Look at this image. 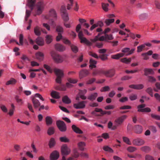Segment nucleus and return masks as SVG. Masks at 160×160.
<instances>
[{
  "label": "nucleus",
  "mask_w": 160,
  "mask_h": 160,
  "mask_svg": "<svg viewBox=\"0 0 160 160\" xmlns=\"http://www.w3.org/2000/svg\"><path fill=\"white\" fill-rule=\"evenodd\" d=\"M148 82H155L156 81V79L153 77L151 76L148 77Z\"/></svg>",
  "instance_id": "obj_54"
},
{
  "label": "nucleus",
  "mask_w": 160,
  "mask_h": 160,
  "mask_svg": "<svg viewBox=\"0 0 160 160\" xmlns=\"http://www.w3.org/2000/svg\"><path fill=\"white\" fill-rule=\"evenodd\" d=\"M114 21V19L113 18L106 19L105 21V23L107 26H109L110 24L113 23Z\"/></svg>",
  "instance_id": "obj_39"
},
{
  "label": "nucleus",
  "mask_w": 160,
  "mask_h": 160,
  "mask_svg": "<svg viewBox=\"0 0 160 160\" xmlns=\"http://www.w3.org/2000/svg\"><path fill=\"white\" fill-rule=\"evenodd\" d=\"M51 96L55 99H59L60 98L59 93L55 91H53L51 93Z\"/></svg>",
  "instance_id": "obj_22"
},
{
  "label": "nucleus",
  "mask_w": 160,
  "mask_h": 160,
  "mask_svg": "<svg viewBox=\"0 0 160 160\" xmlns=\"http://www.w3.org/2000/svg\"><path fill=\"white\" fill-rule=\"evenodd\" d=\"M136 149H137L136 148L132 146H129L127 148V150L130 152H134L135 151Z\"/></svg>",
  "instance_id": "obj_53"
},
{
  "label": "nucleus",
  "mask_w": 160,
  "mask_h": 160,
  "mask_svg": "<svg viewBox=\"0 0 160 160\" xmlns=\"http://www.w3.org/2000/svg\"><path fill=\"white\" fill-rule=\"evenodd\" d=\"M57 125L60 131L65 132L66 130V126L65 122L62 121L58 120L56 122Z\"/></svg>",
  "instance_id": "obj_3"
},
{
  "label": "nucleus",
  "mask_w": 160,
  "mask_h": 160,
  "mask_svg": "<svg viewBox=\"0 0 160 160\" xmlns=\"http://www.w3.org/2000/svg\"><path fill=\"white\" fill-rule=\"evenodd\" d=\"M43 67L49 72L50 73L52 72V70L49 66L47 64H44L43 65Z\"/></svg>",
  "instance_id": "obj_57"
},
{
  "label": "nucleus",
  "mask_w": 160,
  "mask_h": 160,
  "mask_svg": "<svg viewBox=\"0 0 160 160\" xmlns=\"http://www.w3.org/2000/svg\"><path fill=\"white\" fill-rule=\"evenodd\" d=\"M79 39L80 40V42L81 43H85L88 46H91L92 44V43L85 37H82Z\"/></svg>",
  "instance_id": "obj_20"
},
{
  "label": "nucleus",
  "mask_w": 160,
  "mask_h": 160,
  "mask_svg": "<svg viewBox=\"0 0 160 160\" xmlns=\"http://www.w3.org/2000/svg\"><path fill=\"white\" fill-rule=\"evenodd\" d=\"M31 11L30 10H26V16L25 18V20L27 21L28 19V18L30 15Z\"/></svg>",
  "instance_id": "obj_61"
},
{
  "label": "nucleus",
  "mask_w": 160,
  "mask_h": 160,
  "mask_svg": "<svg viewBox=\"0 0 160 160\" xmlns=\"http://www.w3.org/2000/svg\"><path fill=\"white\" fill-rule=\"evenodd\" d=\"M131 60V58H129L127 59V58H125L122 59L121 61L122 62L125 63L126 64H128L130 62Z\"/></svg>",
  "instance_id": "obj_47"
},
{
  "label": "nucleus",
  "mask_w": 160,
  "mask_h": 160,
  "mask_svg": "<svg viewBox=\"0 0 160 160\" xmlns=\"http://www.w3.org/2000/svg\"><path fill=\"white\" fill-rule=\"evenodd\" d=\"M145 47V45L142 44L137 47V52H140L142 51V49Z\"/></svg>",
  "instance_id": "obj_49"
},
{
  "label": "nucleus",
  "mask_w": 160,
  "mask_h": 160,
  "mask_svg": "<svg viewBox=\"0 0 160 160\" xmlns=\"http://www.w3.org/2000/svg\"><path fill=\"white\" fill-rule=\"evenodd\" d=\"M141 150L142 151L147 152L150 150V148L148 146H144L141 148Z\"/></svg>",
  "instance_id": "obj_56"
},
{
  "label": "nucleus",
  "mask_w": 160,
  "mask_h": 160,
  "mask_svg": "<svg viewBox=\"0 0 160 160\" xmlns=\"http://www.w3.org/2000/svg\"><path fill=\"white\" fill-rule=\"evenodd\" d=\"M46 122L48 125L51 124L52 123V120L51 118L50 117L47 116L46 118Z\"/></svg>",
  "instance_id": "obj_36"
},
{
  "label": "nucleus",
  "mask_w": 160,
  "mask_h": 160,
  "mask_svg": "<svg viewBox=\"0 0 160 160\" xmlns=\"http://www.w3.org/2000/svg\"><path fill=\"white\" fill-rule=\"evenodd\" d=\"M55 144V142L54 138H51L49 142V146L50 148L53 147Z\"/></svg>",
  "instance_id": "obj_38"
},
{
  "label": "nucleus",
  "mask_w": 160,
  "mask_h": 160,
  "mask_svg": "<svg viewBox=\"0 0 160 160\" xmlns=\"http://www.w3.org/2000/svg\"><path fill=\"white\" fill-rule=\"evenodd\" d=\"M78 145L79 150L82 151H83L86 144L84 142H80L78 143Z\"/></svg>",
  "instance_id": "obj_27"
},
{
  "label": "nucleus",
  "mask_w": 160,
  "mask_h": 160,
  "mask_svg": "<svg viewBox=\"0 0 160 160\" xmlns=\"http://www.w3.org/2000/svg\"><path fill=\"white\" fill-rule=\"evenodd\" d=\"M127 116L123 115L116 119L114 122L115 124L118 126L121 125L124 120L127 118Z\"/></svg>",
  "instance_id": "obj_6"
},
{
  "label": "nucleus",
  "mask_w": 160,
  "mask_h": 160,
  "mask_svg": "<svg viewBox=\"0 0 160 160\" xmlns=\"http://www.w3.org/2000/svg\"><path fill=\"white\" fill-rule=\"evenodd\" d=\"M72 128L73 130L77 133L82 134L83 133V132L74 125H73L72 126Z\"/></svg>",
  "instance_id": "obj_21"
},
{
  "label": "nucleus",
  "mask_w": 160,
  "mask_h": 160,
  "mask_svg": "<svg viewBox=\"0 0 160 160\" xmlns=\"http://www.w3.org/2000/svg\"><path fill=\"white\" fill-rule=\"evenodd\" d=\"M54 128L52 127H49L48 130V134L49 135H51L54 134Z\"/></svg>",
  "instance_id": "obj_41"
},
{
  "label": "nucleus",
  "mask_w": 160,
  "mask_h": 160,
  "mask_svg": "<svg viewBox=\"0 0 160 160\" xmlns=\"http://www.w3.org/2000/svg\"><path fill=\"white\" fill-rule=\"evenodd\" d=\"M108 55L106 54H102L100 55L99 56V58L102 60L105 61L108 59Z\"/></svg>",
  "instance_id": "obj_48"
},
{
  "label": "nucleus",
  "mask_w": 160,
  "mask_h": 160,
  "mask_svg": "<svg viewBox=\"0 0 160 160\" xmlns=\"http://www.w3.org/2000/svg\"><path fill=\"white\" fill-rule=\"evenodd\" d=\"M37 14L40 15L42 12L44 7V4L42 1H40L38 2L37 5Z\"/></svg>",
  "instance_id": "obj_5"
},
{
  "label": "nucleus",
  "mask_w": 160,
  "mask_h": 160,
  "mask_svg": "<svg viewBox=\"0 0 160 160\" xmlns=\"http://www.w3.org/2000/svg\"><path fill=\"white\" fill-rule=\"evenodd\" d=\"M147 14L146 13H142L139 16V18L142 20H143L146 18L147 17Z\"/></svg>",
  "instance_id": "obj_50"
},
{
  "label": "nucleus",
  "mask_w": 160,
  "mask_h": 160,
  "mask_svg": "<svg viewBox=\"0 0 160 160\" xmlns=\"http://www.w3.org/2000/svg\"><path fill=\"white\" fill-rule=\"evenodd\" d=\"M55 89L57 90L65 91L66 89V86L64 84H60L58 85H55L54 86Z\"/></svg>",
  "instance_id": "obj_18"
},
{
  "label": "nucleus",
  "mask_w": 160,
  "mask_h": 160,
  "mask_svg": "<svg viewBox=\"0 0 160 160\" xmlns=\"http://www.w3.org/2000/svg\"><path fill=\"white\" fill-rule=\"evenodd\" d=\"M105 41L108 42L107 40H112L113 39L112 34H105Z\"/></svg>",
  "instance_id": "obj_44"
},
{
  "label": "nucleus",
  "mask_w": 160,
  "mask_h": 160,
  "mask_svg": "<svg viewBox=\"0 0 160 160\" xmlns=\"http://www.w3.org/2000/svg\"><path fill=\"white\" fill-rule=\"evenodd\" d=\"M44 54L42 52H38L35 54L36 58L40 61H42L44 58Z\"/></svg>",
  "instance_id": "obj_12"
},
{
  "label": "nucleus",
  "mask_w": 160,
  "mask_h": 160,
  "mask_svg": "<svg viewBox=\"0 0 160 160\" xmlns=\"http://www.w3.org/2000/svg\"><path fill=\"white\" fill-rule=\"evenodd\" d=\"M59 153L57 151H53L50 154V158L51 160H56L59 158Z\"/></svg>",
  "instance_id": "obj_11"
},
{
  "label": "nucleus",
  "mask_w": 160,
  "mask_h": 160,
  "mask_svg": "<svg viewBox=\"0 0 160 160\" xmlns=\"http://www.w3.org/2000/svg\"><path fill=\"white\" fill-rule=\"evenodd\" d=\"M89 72L88 70L86 69H82L79 72V78L81 79L88 75H89Z\"/></svg>",
  "instance_id": "obj_9"
},
{
  "label": "nucleus",
  "mask_w": 160,
  "mask_h": 160,
  "mask_svg": "<svg viewBox=\"0 0 160 160\" xmlns=\"http://www.w3.org/2000/svg\"><path fill=\"white\" fill-rule=\"evenodd\" d=\"M56 30L57 32L59 33L62 32H63V29L62 27L60 25H58L56 27Z\"/></svg>",
  "instance_id": "obj_59"
},
{
  "label": "nucleus",
  "mask_w": 160,
  "mask_h": 160,
  "mask_svg": "<svg viewBox=\"0 0 160 160\" xmlns=\"http://www.w3.org/2000/svg\"><path fill=\"white\" fill-rule=\"evenodd\" d=\"M104 70L102 69L97 70L93 71L92 75L93 76H96L98 75L104 74Z\"/></svg>",
  "instance_id": "obj_28"
},
{
  "label": "nucleus",
  "mask_w": 160,
  "mask_h": 160,
  "mask_svg": "<svg viewBox=\"0 0 160 160\" xmlns=\"http://www.w3.org/2000/svg\"><path fill=\"white\" fill-rule=\"evenodd\" d=\"M46 42L48 44L50 43L52 40V36L50 35H47L45 37Z\"/></svg>",
  "instance_id": "obj_32"
},
{
  "label": "nucleus",
  "mask_w": 160,
  "mask_h": 160,
  "mask_svg": "<svg viewBox=\"0 0 160 160\" xmlns=\"http://www.w3.org/2000/svg\"><path fill=\"white\" fill-rule=\"evenodd\" d=\"M89 55L91 56L96 59H98L99 58V56H98L96 53L92 52H89Z\"/></svg>",
  "instance_id": "obj_60"
},
{
  "label": "nucleus",
  "mask_w": 160,
  "mask_h": 160,
  "mask_svg": "<svg viewBox=\"0 0 160 160\" xmlns=\"http://www.w3.org/2000/svg\"><path fill=\"white\" fill-rule=\"evenodd\" d=\"M50 15L53 17L55 19H56L57 18V14L56 11L52 9H51L49 12Z\"/></svg>",
  "instance_id": "obj_33"
},
{
  "label": "nucleus",
  "mask_w": 160,
  "mask_h": 160,
  "mask_svg": "<svg viewBox=\"0 0 160 160\" xmlns=\"http://www.w3.org/2000/svg\"><path fill=\"white\" fill-rule=\"evenodd\" d=\"M144 72L145 75L146 76L149 75H152L154 73L153 70L151 68H145L144 69Z\"/></svg>",
  "instance_id": "obj_14"
},
{
  "label": "nucleus",
  "mask_w": 160,
  "mask_h": 160,
  "mask_svg": "<svg viewBox=\"0 0 160 160\" xmlns=\"http://www.w3.org/2000/svg\"><path fill=\"white\" fill-rule=\"evenodd\" d=\"M135 132L137 134L141 133L142 131L143 128L142 126L140 125H136L134 127Z\"/></svg>",
  "instance_id": "obj_17"
},
{
  "label": "nucleus",
  "mask_w": 160,
  "mask_h": 160,
  "mask_svg": "<svg viewBox=\"0 0 160 160\" xmlns=\"http://www.w3.org/2000/svg\"><path fill=\"white\" fill-rule=\"evenodd\" d=\"M32 101L34 108L36 109L40 105V103L39 101L35 98H33Z\"/></svg>",
  "instance_id": "obj_16"
},
{
  "label": "nucleus",
  "mask_w": 160,
  "mask_h": 160,
  "mask_svg": "<svg viewBox=\"0 0 160 160\" xmlns=\"http://www.w3.org/2000/svg\"><path fill=\"white\" fill-rule=\"evenodd\" d=\"M151 109L149 108H146L143 109H138V112H151Z\"/></svg>",
  "instance_id": "obj_42"
},
{
  "label": "nucleus",
  "mask_w": 160,
  "mask_h": 160,
  "mask_svg": "<svg viewBox=\"0 0 160 160\" xmlns=\"http://www.w3.org/2000/svg\"><path fill=\"white\" fill-rule=\"evenodd\" d=\"M35 35L38 36H40L41 34L40 28L38 26L35 27L34 29Z\"/></svg>",
  "instance_id": "obj_29"
},
{
  "label": "nucleus",
  "mask_w": 160,
  "mask_h": 160,
  "mask_svg": "<svg viewBox=\"0 0 160 160\" xmlns=\"http://www.w3.org/2000/svg\"><path fill=\"white\" fill-rule=\"evenodd\" d=\"M144 143V140L140 138L135 139L132 141L133 145L136 146H141L143 145Z\"/></svg>",
  "instance_id": "obj_8"
},
{
  "label": "nucleus",
  "mask_w": 160,
  "mask_h": 160,
  "mask_svg": "<svg viewBox=\"0 0 160 160\" xmlns=\"http://www.w3.org/2000/svg\"><path fill=\"white\" fill-rule=\"evenodd\" d=\"M36 43L39 46H43L44 45V42L43 39L41 37H38L36 40Z\"/></svg>",
  "instance_id": "obj_25"
},
{
  "label": "nucleus",
  "mask_w": 160,
  "mask_h": 160,
  "mask_svg": "<svg viewBox=\"0 0 160 160\" xmlns=\"http://www.w3.org/2000/svg\"><path fill=\"white\" fill-rule=\"evenodd\" d=\"M61 152L62 155H67L70 153L71 149L65 144L61 147Z\"/></svg>",
  "instance_id": "obj_4"
},
{
  "label": "nucleus",
  "mask_w": 160,
  "mask_h": 160,
  "mask_svg": "<svg viewBox=\"0 0 160 160\" xmlns=\"http://www.w3.org/2000/svg\"><path fill=\"white\" fill-rule=\"evenodd\" d=\"M123 141L128 145H131V143L129 138L126 137H123L122 138Z\"/></svg>",
  "instance_id": "obj_45"
},
{
  "label": "nucleus",
  "mask_w": 160,
  "mask_h": 160,
  "mask_svg": "<svg viewBox=\"0 0 160 160\" xmlns=\"http://www.w3.org/2000/svg\"><path fill=\"white\" fill-rule=\"evenodd\" d=\"M55 48L59 52H63L66 49V48L65 46L59 44H55Z\"/></svg>",
  "instance_id": "obj_13"
},
{
  "label": "nucleus",
  "mask_w": 160,
  "mask_h": 160,
  "mask_svg": "<svg viewBox=\"0 0 160 160\" xmlns=\"http://www.w3.org/2000/svg\"><path fill=\"white\" fill-rule=\"evenodd\" d=\"M154 4L156 7L158 9H160V2L157 0H155L154 1Z\"/></svg>",
  "instance_id": "obj_64"
},
{
  "label": "nucleus",
  "mask_w": 160,
  "mask_h": 160,
  "mask_svg": "<svg viewBox=\"0 0 160 160\" xmlns=\"http://www.w3.org/2000/svg\"><path fill=\"white\" fill-rule=\"evenodd\" d=\"M50 54L51 56L55 62L60 63L63 61V57L62 56L57 53L54 51H51Z\"/></svg>",
  "instance_id": "obj_1"
},
{
  "label": "nucleus",
  "mask_w": 160,
  "mask_h": 160,
  "mask_svg": "<svg viewBox=\"0 0 160 160\" xmlns=\"http://www.w3.org/2000/svg\"><path fill=\"white\" fill-rule=\"evenodd\" d=\"M17 82L16 80L14 78H11L10 80L7 81L6 82V85H15Z\"/></svg>",
  "instance_id": "obj_24"
},
{
  "label": "nucleus",
  "mask_w": 160,
  "mask_h": 160,
  "mask_svg": "<svg viewBox=\"0 0 160 160\" xmlns=\"http://www.w3.org/2000/svg\"><path fill=\"white\" fill-rule=\"evenodd\" d=\"M129 87L130 88H133L135 89H141L143 88L144 87V86L142 84H132L129 85Z\"/></svg>",
  "instance_id": "obj_15"
},
{
  "label": "nucleus",
  "mask_w": 160,
  "mask_h": 160,
  "mask_svg": "<svg viewBox=\"0 0 160 160\" xmlns=\"http://www.w3.org/2000/svg\"><path fill=\"white\" fill-rule=\"evenodd\" d=\"M146 92L148 93L151 97L153 96V90L151 87L148 88L146 90Z\"/></svg>",
  "instance_id": "obj_43"
},
{
  "label": "nucleus",
  "mask_w": 160,
  "mask_h": 160,
  "mask_svg": "<svg viewBox=\"0 0 160 160\" xmlns=\"http://www.w3.org/2000/svg\"><path fill=\"white\" fill-rule=\"evenodd\" d=\"M103 149L105 151L112 153L113 152V150L111 148L107 146H104Z\"/></svg>",
  "instance_id": "obj_37"
},
{
  "label": "nucleus",
  "mask_w": 160,
  "mask_h": 160,
  "mask_svg": "<svg viewBox=\"0 0 160 160\" xmlns=\"http://www.w3.org/2000/svg\"><path fill=\"white\" fill-rule=\"evenodd\" d=\"M67 80L68 82L71 83L75 84L78 82V80L75 79H73L71 78H68Z\"/></svg>",
  "instance_id": "obj_52"
},
{
  "label": "nucleus",
  "mask_w": 160,
  "mask_h": 160,
  "mask_svg": "<svg viewBox=\"0 0 160 160\" xmlns=\"http://www.w3.org/2000/svg\"><path fill=\"white\" fill-rule=\"evenodd\" d=\"M129 98L131 101L134 100L137 98V96L136 94H132L130 96Z\"/></svg>",
  "instance_id": "obj_55"
},
{
  "label": "nucleus",
  "mask_w": 160,
  "mask_h": 160,
  "mask_svg": "<svg viewBox=\"0 0 160 160\" xmlns=\"http://www.w3.org/2000/svg\"><path fill=\"white\" fill-rule=\"evenodd\" d=\"M90 64L89 65V68L90 69H92L93 68H95L96 66V64L97 63V62L92 58H91L89 61Z\"/></svg>",
  "instance_id": "obj_23"
},
{
  "label": "nucleus",
  "mask_w": 160,
  "mask_h": 160,
  "mask_svg": "<svg viewBox=\"0 0 160 160\" xmlns=\"http://www.w3.org/2000/svg\"><path fill=\"white\" fill-rule=\"evenodd\" d=\"M60 140L61 142H69V139L65 137H60Z\"/></svg>",
  "instance_id": "obj_51"
},
{
  "label": "nucleus",
  "mask_w": 160,
  "mask_h": 160,
  "mask_svg": "<svg viewBox=\"0 0 160 160\" xmlns=\"http://www.w3.org/2000/svg\"><path fill=\"white\" fill-rule=\"evenodd\" d=\"M101 4L102 9L105 12H108V7L109 5V4L108 3H105L102 2V3Z\"/></svg>",
  "instance_id": "obj_34"
},
{
  "label": "nucleus",
  "mask_w": 160,
  "mask_h": 160,
  "mask_svg": "<svg viewBox=\"0 0 160 160\" xmlns=\"http://www.w3.org/2000/svg\"><path fill=\"white\" fill-rule=\"evenodd\" d=\"M35 2V0H28L27 5L29 7L31 10L33 9Z\"/></svg>",
  "instance_id": "obj_26"
},
{
  "label": "nucleus",
  "mask_w": 160,
  "mask_h": 160,
  "mask_svg": "<svg viewBox=\"0 0 160 160\" xmlns=\"http://www.w3.org/2000/svg\"><path fill=\"white\" fill-rule=\"evenodd\" d=\"M0 108L4 112L7 113L8 112V109L4 105L2 104H0Z\"/></svg>",
  "instance_id": "obj_46"
},
{
  "label": "nucleus",
  "mask_w": 160,
  "mask_h": 160,
  "mask_svg": "<svg viewBox=\"0 0 160 160\" xmlns=\"http://www.w3.org/2000/svg\"><path fill=\"white\" fill-rule=\"evenodd\" d=\"M115 73V71L113 69H111L108 70H104V75L106 77L111 78L113 77Z\"/></svg>",
  "instance_id": "obj_7"
},
{
  "label": "nucleus",
  "mask_w": 160,
  "mask_h": 160,
  "mask_svg": "<svg viewBox=\"0 0 160 160\" xmlns=\"http://www.w3.org/2000/svg\"><path fill=\"white\" fill-rule=\"evenodd\" d=\"M72 51L74 53H76L78 51V48L76 46L71 44L70 46Z\"/></svg>",
  "instance_id": "obj_35"
},
{
  "label": "nucleus",
  "mask_w": 160,
  "mask_h": 160,
  "mask_svg": "<svg viewBox=\"0 0 160 160\" xmlns=\"http://www.w3.org/2000/svg\"><path fill=\"white\" fill-rule=\"evenodd\" d=\"M110 88L108 86H106L103 88L101 90L102 92L108 91L110 90Z\"/></svg>",
  "instance_id": "obj_62"
},
{
  "label": "nucleus",
  "mask_w": 160,
  "mask_h": 160,
  "mask_svg": "<svg viewBox=\"0 0 160 160\" xmlns=\"http://www.w3.org/2000/svg\"><path fill=\"white\" fill-rule=\"evenodd\" d=\"M62 17L65 21H68L69 20V17L67 12L62 14Z\"/></svg>",
  "instance_id": "obj_40"
},
{
  "label": "nucleus",
  "mask_w": 160,
  "mask_h": 160,
  "mask_svg": "<svg viewBox=\"0 0 160 160\" xmlns=\"http://www.w3.org/2000/svg\"><path fill=\"white\" fill-rule=\"evenodd\" d=\"M73 153L74 157L75 158L78 157L80 155L77 150L76 149H75L73 150Z\"/></svg>",
  "instance_id": "obj_58"
},
{
  "label": "nucleus",
  "mask_w": 160,
  "mask_h": 160,
  "mask_svg": "<svg viewBox=\"0 0 160 160\" xmlns=\"http://www.w3.org/2000/svg\"><path fill=\"white\" fill-rule=\"evenodd\" d=\"M151 117L156 120H160V116L158 115H156L153 114H151Z\"/></svg>",
  "instance_id": "obj_63"
},
{
  "label": "nucleus",
  "mask_w": 160,
  "mask_h": 160,
  "mask_svg": "<svg viewBox=\"0 0 160 160\" xmlns=\"http://www.w3.org/2000/svg\"><path fill=\"white\" fill-rule=\"evenodd\" d=\"M62 102L65 104H69L71 103V101L67 96H64L62 98Z\"/></svg>",
  "instance_id": "obj_31"
},
{
  "label": "nucleus",
  "mask_w": 160,
  "mask_h": 160,
  "mask_svg": "<svg viewBox=\"0 0 160 160\" xmlns=\"http://www.w3.org/2000/svg\"><path fill=\"white\" fill-rule=\"evenodd\" d=\"M84 102V101H81L78 103H74L73 104V107L77 109L83 108L85 107Z\"/></svg>",
  "instance_id": "obj_10"
},
{
  "label": "nucleus",
  "mask_w": 160,
  "mask_h": 160,
  "mask_svg": "<svg viewBox=\"0 0 160 160\" xmlns=\"http://www.w3.org/2000/svg\"><path fill=\"white\" fill-rule=\"evenodd\" d=\"M54 72L57 76V78L56 79V82L59 84H61L62 82V78L63 76V72L61 70L55 68L54 69Z\"/></svg>",
  "instance_id": "obj_2"
},
{
  "label": "nucleus",
  "mask_w": 160,
  "mask_h": 160,
  "mask_svg": "<svg viewBox=\"0 0 160 160\" xmlns=\"http://www.w3.org/2000/svg\"><path fill=\"white\" fill-rule=\"evenodd\" d=\"M98 96V93L94 92L89 95L88 97V99L91 101H93L96 99Z\"/></svg>",
  "instance_id": "obj_19"
},
{
  "label": "nucleus",
  "mask_w": 160,
  "mask_h": 160,
  "mask_svg": "<svg viewBox=\"0 0 160 160\" xmlns=\"http://www.w3.org/2000/svg\"><path fill=\"white\" fill-rule=\"evenodd\" d=\"M124 55V54L123 53H118L115 55H112L111 58L114 59H118L122 57Z\"/></svg>",
  "instance_id": "obj_30"
}]
</instances>
